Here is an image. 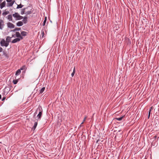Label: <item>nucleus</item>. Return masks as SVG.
Listing matches in <instances>:
<instances>
[{"label":"nucleus","instance_id":"obj_1","mask_svg":"<svg viewBox=\"0 0 159 159\" xmlns=\"http://www.w3.org/2000/svg\"><path fill=\"white\" fill-rule=\"evenodd\" d=\"M32 12V11L31 10H30L28 9V7H26L21 9V14L23 15L25 14L27 15L30 14Z\"/></svg>","mask_w":159,"mask_h":159},{"label":"nucleus","instance_id":"obj_2","mask_svg":"<svg viewBox=\"0 0 159 159\" xmlns=\"http://www.w3.org/2000/svg\"><path fill=\"white\" fill-rule=\"evenodd\" d=\"M12 16L16 19V20H20L23 18V17L20 16L18 13L15 12L12 14Z\"/></svg>","mask_w":159,"mask_h":159},{"label":"nucleus","instance_id":"obj_3","mask_svg":"<svg viewBox=\"0 0 159 159\" xmlns=\"http://www.w3.org/2000/svg\"><path fill=\"white\" fill-rule=\"evenodd\" d=\"M0 44L1 46H5L6 47H7L9 45V43H7L4 39H2L0 42Z\"/></svg>","mask_w":159,"mask_h":159},{"label":"nucleus","instance_id":"obj_4","mask_svg":"<svg viewBox=\"0 0 159 159\" xmlns=\"http://www.w3.org/2000/svg\"><path fill=\"white\" fill-rule=\"evenodd\" d=\"M7 26L8 28L10 29H13L15 27V25L11 22H8L7 23Z\"/></svg>","mask_w":159,"mask_h":159},{"label":"nucleus","instance_id":"obj_5","mask_svg":"<svg viewBox=\"0 0 159 159\" xmlns=\"http://www.w3.org/2000/svg\"><path fill=\"white\" fill-rule=\"evenodd\" d=\"M16 35L17 37L20 39H23V38L22 36L21 35V34L20 33L18 32H16Z\"/></svg>","mask_w":159,"mask_h":159},{"label":"nucleus","instance_id":"obj_6","mask_svg":"<svg viewBox=\"0 0 159 159\" xmlns=\"http://www.w3.org/2000/svg\"><path fill=\"white\" fill-rule=\"evenodd\" d=\"M6 2L5 1H3L0 4V8L2 9L3 7H5L6 6Z\"/></svg>","mask_w":159,"mask_h":159},{"label":"nucleus","instance_id":"obj_7","mask_svg":"<svg viewBox=\"0 0 159 159\" xmlns=\"http://www.w3.org/2000/svg\"><path fill=\"white\" fill-rule=\"evenodd\" d=\"M20 40H21L19 38H16L14 39L12 41V43H15L16 42H19L20 41Z\"/></svg>","mask_w":159,"mask_h":159},{"label":"nucleus","instance_id":"obj_8","mask_svg":"<svg viewBox=\"0 0 159 159\" xmlns=\"http://www.w3.org/2000/svg\"><path fill=\"white\" fill-rule=\"evenodd\" d=\"M15 2V0H12L10 3H8L7 4V7L12 6Z\"/></svg>","mask_w":159,"mask_h":159},{"label":"nucleus","instance_id":"obj_9","mask_svg":"<svg viewBox=\"0 0 159 159\" xmlns=\"http://www.w3.org/2000/svg\"><path fill=\"white\" fill-rule=\"evenodd\" d=\"M42 115V112L41 111H40L39 112V114L37 116V117H38V120H40L41 118V117Z\"/></svg>","mask_w":159,"mask_h":159},{"label":"nucleus","instance_id":"obj_10","mask_svg":"<svg viewBox=\"0 0 159 159\" xmlns=\"http://www.w3.org/2000/svg\"><path fill=\"white\" fill-rule=\"evenodd\" d=\"M16 25L18 26H22L23 25V22L21 21H19L16 23Z\"/></svg>","mask_w":159,"mask_h":159},{"label":"nucleus","instance_id":"obj_11","mask_svg":"<svg viewBox=\"0 0 159 159\" xmlns=\"http://www.w3.org/2000/svg\"><path fill=\"white\" fill-rule=\"evenodd\" d=\"M27 32L24 31H22L21 33V35L22 36H26Z\"/></svg>","mask_w":159,"mask_h":159},{"label":"nucleus","instance_id":"obj_12","mask_svg":"<svg viewBox=\"0 0 159 159\" xmlns=\"http://www.w3.org/2000/svg\"><path fill=\"white\" fill-rule=\"evenodd\" d=\"M7 19L9 20L12 21V16L11 15H9L7 16Z\"/></svg>","mask_w":159,"mask_h":159},{"label":"nucleus","instance_id":"obj_13","mask_svg":"<svg viewBox=\"0 0 159 159\" xmlns=\"http://www.w3.org/2000/svg\"><path fill=\"white\" fill-rule=\"evenodd\" d=\"M11 38L9 36H7L6 39V42L9 44V42L10 41Z\"/></svg>","mask_w":159,"mask_h":159},{"label":"nucleus","instance_id":"obj_14","mask_svg":"<svg viewBox=\"0 0 159 159\" xmlns=\"http://www.w3.org/2000/svg\"><path fill=\"white\" fill-rule=\"evenodd\" d=\"M20 73H21V70H20V69H18L17 70V71H16V74L15 75L16 76L17 75H19L20 74Z\"/></svg>","mask_w":159,"mask_h":159},{"label":"nucleus","instance_id":"obj_15","mask_svg":"<svg viewBox=\"0 0 159 159\" xmlns=\"http://www.w3.org/2000/svg\"><path fill=\"white\" fill-rule=\"evenodd\" d=\"M124 117V116H123L120 117L119 118H115V119L116 120H118V121H120V120H121Z\"/></svg>","mask_w":159,"mask_h":159},{"label":"nucleus","instance_id":"obj_16","mask_svg":"<svg viewBox=\"0 0 159 159\" xmlns=\"http://www.w3.org/2000/svg\"><path fill=\"white\" fill-rule=\"evenodd\" d=\"M9 13V12L8 11H5L2 13V15L3 16H5L6 15H7Z\"/></svg>","mask_w":159,"mask_h":159},{"label":"nucleus","instance_id":"obj_17","mask_svg":"<svg viewBox=\"0 0 159 159\" xmlns=\"http://www.w3.org/2000/svg\"><path fill=\"white\" fill-rule=\"evenodd\" d=\"M152 108H153L152 107H151L150 108V110H149V112H148V119L149 118L150 116V113H151V110H152Z\"/></svg>","mask_w":159,"mask_h":159},{"label":"nucleus","instance_id":"obj_18","mask_svg":"<svg viewBox=\"0 0 159 159\" xmlns=\"http://www.w3.org/2000/svg\"><path fill=\"white\" fill-rule=\"evenodd\" d=\"M27 68V67H26V66L25 65H24L20 69V70H25Z\"/></svg>","mask_w":159,"mask_h":159},{"label":"nucleus","instance_id":"obj_19","mask_svg":"<svg viewBox=\"0 0 159 159\" xmlns=\"http://www.w3.org/2000/svg\"><path fill=\"white\" fill-rule=\"evenodd\" d=\"M23 6V5H22L21 4H20L19 5H17V7H16V9L20 8H22Z\"/></svg>","mask_w":159,"mask_h":159},{"label":"nucleus","instance_id":"obj_20","mask_svg":"<svg viewBox=\"0 0 159 159\" xmlns=\"http://www.w3.org/2000/svg\"><path fill=\"white\" fill-rule=\"evenodd\" d=\"M37 124H38V122H35L34 123V126H33V128L34 130L35 129V128H36V126H37Z\"/></svg>","mask_w":159,"mask_h":159},{"label":"nucleus","instance_id":"obj_21","mask_svg":"<svg viewBox=\"0 0 159 159\" xmlns=\"http://www.w3.org/2000/svg\"><path fill=\"white\" fill-rule=\"evenodd\" d=\"M45 89V87L42 88L39 91V93H42L43 92V91H44Z\"/></svg>","mask_w":159,"mask_h":159},{"label":"nucleus","instance_id":"obj_22","mask_svg":"<svg viewBox=\"0 0 159 159\" xmlns=\"http://www.w3.org/2000/svg\"><path fill=\"white\" fill-rule=\"evenodd\" d=\"M24 20L23 21L25 23H26L27 22V16H25L24 18L23 17Z\"/></svg>","mask_w":159,"mask_h":159},{"label":"nucleus","instance_id":"obj_23","mask_svg":"<svg viewBox=\"0 0 159 159\" xmlns=\"http://www.w3.org/2000/svg\"><path fill=\"white\" fill-rule=\"evenodd\" d=\"M75 67L73 69V72H72V73H71V76L72 77H73L74 75V74L75 73Z\"/></svg>","mask_w":159,"mask_h":159},{"label":"nucleus","instance_id":"obj_24","mask_svg":"<svg viewBox=\"0 0 159 159\" xmlns=\"http://www.w3.org/2000/svg\"><path fill=\"white\" fill-rule=\"evenodd\" d=\"M46 21H47V17H45V20L44 21V22H43V25L44 26L45 25V23H46Z\"/></svg>","mask_w":159,"mask_h":159},{"label":"nucleus","instance_id":"obj_25","mask_svg":"<svg viewBox=\"0 0 159 159\" xmlns=\"http://www.w3.org/2000/svg\"><path fill=\"white\" fill-rule=\"evenodd\" d=\"M18 82V80H13V82L14 84H16Z\"/></svg>","mask_w":159,"mask_h":159},{"label":"nucleus","instance_id":"obj_26","mask_svg":"<svg viewBox=\"0 0 159 159\" xmlns=\"http://www.w3.org/2000/svg\"><path fill=\"white\" fill-rule=\"evenodd\" d=\"M20 30V28H16L13 31H16V30Z\"/></svg>","mask_w":159,"mask_h":159},{"label":"nucleus","instance_id":"obj_27","mask_svg":"<svg viewBox=\"0 0 159 159\" xmlns=\"http://www.w3.org/2000/svg\"><path fill=\"white\" fill-rule=\"evenodd\" d=\"M3 23V21L2 20H0V25H1L2 23Z\"/></svg>","mask_w":159,"mask_h":159},{"label":"nucleus","instance_id":"obj_28","mask_svg":"<svg viewBox=\"0 0 159 159\" xmlns=\"http://www.w3.org/2000/svg\"><path fill=\"white\" fill-rule=\"evenodd\" d=\"M12 0H6V1L8 3H10Z\"/></svg>","mask_w":159,"mask_h":159},{"label":"nucleus","instance_id":"obj_29","mask_svg":"<svg viewBox=\"0 0 159 159\" xmlns=\"http://www.w3.org/2000/svg\"><path fill=\"white\" fill-rule=\"evenodd\" d=\"M3 49L2 48L0 47V52H2Z\"/></svg>","mask_w":159,"mask_h":159},{"label":"nucleus","instance_id":"obj_30","mask_svg":"<svg viewBox=\"0 0 159 159\" xmlns=\"http://www.w3.org/2000/svg\"><path fill=\"white\" fill-rule=\"evenodd\" d=\"M86 117H84V119L83 122H84L85 121V120H86Z\"/></svg>","mask_w":159,"mask_h":159},{"label":"nucleus","instance_id":"obj_31","mask_svg":"<svg viewBox=\"0 0 159 159\" xmlns=\"http://www.w3.org/2000/svg\"><path fill=\"white\" fill-rule=\"evenodd\" d=\"M5 98H5V97L3 98L2 99V101H3L4 100H5Z\"/></svg>","mask_w":159,"mask_h":159},{"label":"nucleus","instance_id":"obj_32","mask_svg":"<svg viewBox=\"0 0 159 159\" xmlns=\"http://www.w3.org/2000/svg\"><path fill=\"white\" fill-rule=\"evenodd\" d=\"M84 123V122H82L81 123V125H80V126H82V125H83Z\"/></svg>","mask_w":159,"mask_h":159},{"label":"nucleus","instance_id":"obj_33","mask_svg":"<svg viewBox=\"0 0 159 159\" xmlns=\"http://www.w3.org/2000/svg\"><path fill=\"white\" fill-rule=\"evenodd\" d=\"M3 0H0V4L2 3V2Z\"/></svg>","mask_w":159,"mask_h":159},{"label":"nucleus","instance_id":"obj_34","mask_svg":"<svg viewBox=\"0 0 159 159\" xmlns=\"http://www.w3.org/2000/svg\"><path fill=\"white\" fill-rule=\"evenodd\" d=\"M2 96L1 95H0V99L1 98Z\"/></svg>","mask_w":159,"mask_h":159}]
</instances>
